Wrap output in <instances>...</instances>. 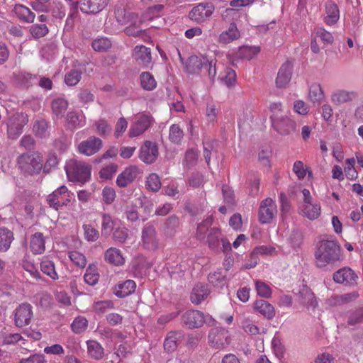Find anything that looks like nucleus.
<instances>
[{"mask_svg":"<svg viewBox=\"0 0 363 363\" xmlns=\"http://www.w3.org/2000/svg\"><path fill=\"white\" fill-rule=\"evenodd\" d=\"M340 247L335 240H322L316 246L314 257L317 267L333 266L340 259Z\"/></svg>","mask_w":363,"mask_h":363,"instance_id":"f257e3e1","label":"nucleus"},{"mask_svg":"<svg viewBox=\"0 0 363 363\" xmlns=\"http://www.w3.org/2000/svg\"><path fill=\"white\" fill-rule=\"evenodd\" d=\"M69 181L84 184L91 177V167L84 162L70 160L65 167Z\"/></svg>","mask_w":363,"mask_h":363,"instance_id":"f03ea898","label":"nucleus"},{"mask_svg":"<svg viewBox=\"0 0 363 363\" xmlns=\"http://www.w3.org/2000/svg\"><path fill=\"white\" fill-rule=\"evenodd\" d=\"M17 162L18 168L24 175L38 174L43 168L41 157L34 154H22L18 157Z\"/></svg>","mask_w":363,"mask_h":363,"instance_id":"7ed1b4c3","label":"nucleus"},{"mask_svg":"<svg viewBox=\"0 0 363 363\" xmlns=\"http://www.w3.org/2000/svg\"><path fill=\"white\" fill-rule=\"evenodd\" d=\"M71 195L73 194L68 191L66 186L62 185L48 196L47 202L50 207L57 211L70 203Z\"/></svg>","mask_w":363,"mask_h":363,"instance_id":"20e7f679","label":"nucleus"},{"mask_svg":"<svg viewBox=\"0 0 363 363\" xmlns=\"http://www.w3.org/2000/svg\"><path fill=\"white\" fill-rule=\"evenodd\" d=\"M208 342L215 349H223L230 342L229 332L223 328H213L208 334Z\"/></svg>","mask_w":363,"mask_h":363,"instance_id":"39448f33","label":"nucleus"},{"mask_svg":"<svg viewBox=\"0 0 363 363\" xmlns=\"http://www.w3.org/2000/svg\"><path fill=\"white\" fill-rule=\"evenodd\" d=\"M33 316V306L28 303L20 304L14 311V323L18 328L30 324Z\"/></svg>","mask_w":363,"mask_h":363,"instance_id":"423d86ee","label":"nucleus"},{"mask_svg":"<svg viewBox=\"0 0 363 363\" xmlns=\"http://www.w3.org/2000/svg\"><path fill=\"white\" fill-rule=\"evenodd\" d=\"M28 120L26 115L18 113L11 116L7 124L9 137L11 139L17 138L22 133L23 127Z\"/></svg>","mask_w":363,"mask_h":363,"instance_id":"0eeeda50","label":"nucleus"},{"mask_svg":"<svg viewBox=\"0 0 363 363\" xmlns=\"http://www.w3.org/2000/svg\"><path fill=\"white\" fill-rule=\"evenodd\" d=\"M333 281L339 284L345 286H356L358 275L350 267H345L335 272L333 275Z\"/></svg>","mask_w":363,"mask_h":363,"instance_id":"6e6552de","label":"nucleus"},{"mask_svg":"<svg viewBox=\"0 0 363 363\" xmlns=\"http://www.w3.org/2000/svg\"><path fill=\"white\" fill-rule=\"evenodd\" d=\"M277 213V205L271 198L263 200L259 208V220L263 223H269Z\"/></svg>","mask_w":363,"mask_h":363,"instance_id":"1a4fd4ad","label":"nucleus"},{"mask_svg":"<svg viewBox=\"0 0 363 363\" xmlns=\"http://www.w3.org/2000/svg\"><path fill=\"white\" fill-rule=\"evenodd\" d=\"M159 155L158 147L155 143L146 140L140 147L139 158L145 163H154Z\"/></svg>","mask_w":363,"mask_h":363,"instance_id":"9d476101","label":"nucleus"},{"mask_svg":"<svg viewBox=\"0 0 363 363\" xmlns=\"http://www.w3.org/2000/svg\"><path fill=\"white\" fill-rule=\"evenodd\" d=\"M142 241L145 248L155 250L158 247V240L155 227L147 223L142 230Z\"/></svg>","mask_w":363,"mask_h":363,"instance_id":"9b49d317","label":"nucleus"},{"mask_svg":"<svg viewBox=\"0 0 363 363\" xmlns=\"http://www.w3.org/2000/svg\"><path fill=\"white\" fill-rule=\"evenodd\" d=\"M214 7L211 4H199L189 12V18L197 23L205 21L213 13Z\"/></svg>","mask_w":363,"mask_h":363,"instance_id":"f8f14e48","label":"nucleus"},{"mask_svg":"<svg viewBox=\"0 0 363 363\" xmlns=\"http://www.w3.org/2000/svg\"><path fill=\"white\" fill-rule=\"evenodd\" d=\"M102 140L95 136H91L81 142L78 146L79 152L86 156H91L98 152L102 147Z\"/></svg>","mask_w":363,"mask_h":363,"instance_id":"ddd939ff","label":"nucleus"},{"mask_svg":"<svg viewBox=\"0 0 363 363\" xmlns=\"http://www.w3.org/2000/svg\"><path fill=\"white\" fill-rule=\"evenodd\" d=\"M182 322L190 329L201 327L204 323L203 314L196 310L188 311L182 315Z\"/></svg>","mask_w":363,"mask_h":363,"instance_id":"4468645a","label":"nucleus"},{"mask_svg":"<svg viewBox=\"0 0 363 363\" xmlns=\"http://www.w3.org/2000/svg\"><path fill=\"white\" fill-rule=\"evenodd\" d=\"M150 125V118L148 116L145 114L136 116L134 123L130 128L129 136L134 138L143 134L149 128Z\"/></svg>","mask_w":363,"mask_h":363,"instance_id":"2eb2a0df","label":"nucleus"},{"mask_svg":"<svg viewBox=\"0 0 363 363\" xmlns=\"http://www.w3.org/2000/svg\"><path fill=\"white\" fill-rule=\"evenodd\" d=\"M272 123L273 128L281 135H288L296 129V123L286 116L274 118Z\"/></svg>","mask_w":363,"mask_h":363,"instance_id":"dca6fc26","label":"nucleus"},{"mask_svg":"<svg viewBox=\"0 0 363 363\" xmlns=\"http://www.w3.org/2000/svg\"><path fill=\"white\" fill-rule=\"evenodd\" d=\"M108 0H81L80 10L86 14H95L101 11L108 4Z\"/></svg>","mask_w":363,"mask_h":363,"instance_id":"f3484780","label":"nucleus"},{"mask_svg":"<svg viewBox=\"0 0 363 363\" xmlns=\"http://www.w3.org/2000/svg\"><path fill=\"white\" fill-rule=\"evenodd\" d=\"M138 174V170L136 167H128L118 176L116 184L121 188L126 187L136 179Z\"/></svg>","mask_w":363,"mask_h":363,"instance_id":"a211bd4d","label":"nucleus"},{"mask_svg":"<svg viewBox=\"0 0 363 363\" xmlns=\"http://www.w3.org/2000/svg\"><path fill=\"white\" fill-rule=\"evenodd\" d=\"M292 67V64L289 61H286L281 65L276 79L277 87H285L289 84L291 78Z\"/></svg>","mask_w":363,"mask_h":363,"instance_id":"6ab92c4d","label":"nucleus"},{"mask_svg":"<svg viewBox=\"0 0 363 363\" xmlns=\"http://www.w3.org/2000/svg\"><path fill=\"white\" fill-rule=\"evenodd\" d=\"M133 58L139 65L147 67L152 62L150 48L144 45H136L133 52Z\"/></svg>","mask_w":363,"mask_h":363,"instance_id":"aec40b11","label":"nucleus"},{"mask_svg":"<svg viewBox=\"0 0 363 363\" xmlns=\"http://www.w3.org/2000/svg\"><path fill=\"white\" fill-rule=\"evenodd\" d=\"M298 301L303 306L309 308H315L318 305L313 291L308 287L303 286L298 293Z\"/></svg>","mask_w":363,"mask_h":363,"instance_id":"412c9836","label":"nucleus"},{"mask_svg":"<svg viewBox=\"0 0 363 363\" xmlns=\"http://www.w3.org/2000/svg\"><path fill=\"white\" fill-rule=\"evenodd\" d=\"M325 17L324 22L328 25L332 26L336 23L340 18V11L337 5L332 1H327L325 4Z\"/></svg>","mask_w":363,"mask_h":363,"instance_id":"4be33fe9","label":"nucleus"},{"mask_svg":"<svg viewBox=\"0 0 363 363\" xmlns=\"http://www.w3.org/2000/svg\"><path fill=\"white\" fill-rule=\"evenodd\" d=\"M136 288V284L133 280L128 279L118 282L114 289V294L119 298H124L133 294Z\"/></svg>","mask_w":363,"mask_h":363,"instance_id":"5701e85b","label":"nucleus"},{"mask_svg":"<svg viewBox=\"0 0 363 363\" xmlns=\"http://www.w3.org/2000/svg\"><path fill=\"white\" fill-rule=\"evenodd\" d=\"M104 260L108 264L121 266L125 263L121 251L116 247H110L104 252Z\"/></svg>","mask_w":363,"mask_h":363,"instance_id":"b1692460","label":"nucleus"},{"mask_svg":"<svg viewBox=\"0 0 363 363\" xmlns=\"http://www.w3.org/2000/svg\"><path fill=\"white\" fill-rule=\"evenodd\" d=\"M183 338L184 334L180 331L169 332L164 342V350L168 352L174 351Z\"/></svg>","mask_w":363,"mask_h":363,"instance_id":"393cba45","label":"nucleus"},{"mask_svg":"<svg viewBox=\"0 0 363 363\" xmlns=\"http://www.w3.org/2000/svg\"><path fill=\"white\" fill-rule=\"evenodd\" d=\"M223 235L218 228H212L204 240L212 250L219 252L220 250V242Z\"/></svg>","mask_w":363,"mask_h":363,"instance_id":"a878e982","label":"nucleus"},{"mask_svg":"<svg viewBox=\"0 0 363 363\" xmlns=\"http://www.w3.org/2000/svg\"><path fill=\"white\" fill-rule=\"evenodd\" d=\"M209 294L208 286L204 284L198 283L193 288L191 294V301L193 303L200 304Z\"/></svg>","mask_w":363,"mask_h":363,"instance_id":"bb28decb","label":"nucleus"},{"mask_svg":"<svg viewBox=\"0 0 363 363\" xmlns=\"http://www.w3.org/2000/svg\"><path fill=\"white\" fill-rule=\"evenodd\" d=\"M254 308L269 320L272 319L276 314L274 306L265 300H257L254 303Z\"/></svg>","mask_w":363,"mask_h":363,"instance_id":"cd10ccee","label":"nucleus"},{"mask_svg":"<svg viewBox=\"0 0 363 363\" xmlns=\"http://www.w3.org/2000/svg\"><path fill=\"white\" fill-rule=\"evenodd\" d=\"M30 248L35 255L43 254L45 250V241L42 233H35L30 238Z\"/></svg>","mask_w":363,"mask_h":363,"instance_id":"c85d7f7f","label":"nucleus"},{"mask_svg":"<svg viewBox=\"0 0 363 363\" xmlns=\"http://www.w3.org/2000/svg\"><path fill=\"white\" fill-rule=\"evenodd\" d=\"M206 60V57L200 58L196 55L189 57L186 65V71L190 74L199 73L203 69Z\"/></svg>","mask_w":363,"mask_h":363,"instance_id":"c756f323","label":"nucleus"},{"mask_svg":"<svg viewBox=\"0 0 363 363\" xmlns=\"http://www.w3.org/2000/svg\"><path fill=\"white\" fill-rule=\"evenodd\" d=\"M240 37V32L237 28L235 23H230L228 29L220 33L218 41L220 43L228 44L238 39Z\"/></svg>","mask_w":363,"mask_h":363,"instance_id":"7c9ffc66","label":"nucleus"},{"mask_svg":"<svg viewBox=\"0 0 363 363\" xmlns=\"http://www.w3.org/2000/svg\"><path fill=\"white\" fill-rule=\"evenodd\" d=\"M13 240V232L6 228H0V252L8 251Z\"/></svg>","mask_w":363,"mask_h":363,"instance_id":"2f4dec72","label":"nucleus"},{"mask_svg":"<svg viewBox=\"0 0 363 363\" xmlns=\"http://www.w3.org/2000/svg\"><path fill=\"white\" fill-rule=\"evenodd\" d=\"M116 220L113 219L110 214L101 213V233L105 237H108L113 232L116 225Z\"/></svg>","mask_w":363,"mask_h":363,"instance_id":"473e14b6","label":"nucleus"},{"mask_svg":"<svg viewBox=\"0 0 363 363\" xmlns=\"http://www.w3.org/2000/svg\"><path fill=\"white\" fill-rule=\"evenodd\" d=\"M355 96L353 91L339 90L333 94L331 100L335 104H341L352 101Z\"/></svg>","mask_w":363,"mask_h":363,"instance_id":"72a5a7b5","label":"nucleus"},{"mask_svg":"<svg viewBox=\"0 0 363 363\" xmlns=\"http://www.w3.org/2000/svg\"><path fill=\"white\" fill-rule=\"evenodd\" d=\"M213 224V217L208 216L197 226L196 238L201 241L205 240Z\"/></svg>","mask_w":363,"mask_h":363,"instance_id":"f704fd0d","label":"nucleus"},{"mask_svg":"<svg viewBox=\"0 0 363 363\" xmlns=\"http://www.w3.org/2000/svg\"><path fill=\"white\" fill-rule=\"evenodd\" d=\"M320 206L319 203L303 204L301 211L303 215L310 220L317 219L320 214Z\"/></svg>","mask_w":363,"mask_h":363,"instance_id":"c9c22d12","label":"nucleus"},{"mask_svg":"<svg viewBox=\"0 0 363 363\" xmlns=\"http://www.w3.org/2000/svg\"><path fill=\"white\" fill-rule=\"evenodd\" d=\"M99 279V274L96 264H90L84 275V281L90 286L96 284Z\"/></svg>","mask_w":363,"mask_h":363,"instance_id":"e433bc0d","label":"nucleus"},{"mask_svg":"<svg viewBox=\"0 0 363 363\" xmlns=\"http://www.w3.org/2000/svg\"><path fill=\"white\" fill-rule=\"evenodd\" d=\"M40 269L43 273L50 277L52 279H58L59 277L56 272L55 263L48 258H43L41 261Z\"/></svg>","mask_w":363,"mask_h":363,"instance_id":"4c0bfd02","label":"nucleus"},{"mask_svg":"<svg viewBox=\"0 0 363 363\" xmlns=\"http://www.w3.org/2000/svg\"><path fill=\"white\" fill-rule=\"evenodd\" d=\"M15 12L18 17L27 23H33L35 15L28 7L23 5H16L15 6Z\"/></svg>","mask_w":363,"mask_h":363,"instance_id":"58836bf2","label":"nucleus"},{"mask_svg":"<svg viewBox=\"0 0 363 363\" xmlns=\"http://www.w3.org/2000/svg\"><path fill=\"white\" fill-rule=\"evenodd\" d=\"M88 353L89 354L95 359H100L104 356V348L96 340H88L86 342Z\"/></svg>","mask_w":363,"mask_h":363,"instance_id":"ea45409f","label":"nucleus"},{"mask_svg":"<svg viewBox=\"0 0 363 363\" xmlns=\"http://www.w3.org/2000/svg\"><path fill=\"white\" fill-rule=\"evenodd\" d=\"M33 130L38 138H45L49 136L48 123L44 119L35 121Z\"/></svg>","mask_w":363,"mask_h":363,"instance_id":"a19ab883","label":"nucleus"},{"mask_svg":"<svg viewBox=\"0 0 363 363\" xmlns=\"http://www.w3.org/2000/svg\"><path fill=\"white\" fill-rule=\"evenodd\" d=\"M52 113L57 117L62 118L67 111L68 103L66 100L62 98H57L52 101Z\"/></svg>","mask_w":363,"mask_h":363,"instance_id":"79ce46f5","label":"nucleus"},{"mask_svg":"<svg viewBox=\"0 0 363 363\" xmlns=\"http://www.w3.org/2000/svg\"><path fill=\"white\" fill-rule=\"evenodd\" d=\"M88 328V320L84 316L79 315L74 318L71 324V329L75 334H81Z\"/></svg>","mask_w":363,"mask_h":363,"instance_id":"37998d69","label":"nucleus"},{"mask_svg":"<svg viewBox=\"0 0 363 363\" xmlns=\"http://www.w3.org/2000/svg\"><path fill=\"white\" fill-rule=\"evenodd\" d=\"M140 84L141 86L148 91L153 90L157 85L156 81L154 77L147 72H143L140 74Z\"/></svg>","mask_w":363,"mask_h":363,"instance_id":"c03bdc74","label":"nucleus"},{"mask_svg":"<svg viewBox=\"0 0 363 363\" xmlns=\"http://www.w3.org/2000/svg\"><path fill=\"white\" fill-rule=\"evenodd\" d=\"M309 99L313 103H320L324 99L323 91L320 84H313L309 89Z\"/></svg>","mask_w":363,"mask_h":363,"instance_id":"a18cd8bd","label":"nucleus"},{"mask_svg":"<svg viewBox=\"0 0 363 363\" xmlns=\"http://www.w3.org/2000/svg\"><path fill=\"white\" fill-rule=\"evenodd\" d=\"M48 32L49 29L45 23H35L30 27V33L35 39L45 36Z\"/></svg>","mask_w":363,"mask_h":363,"instance_id":"49530a36","label":"nucleus"},{"mask_svg":"<svg viewBox=\"0 0 363 363\" xmlns=\"http://www.w3.org/2000/svg\"><path fill=\"white\" fill-rule=\"evenodd\" d=\"M91 46L95 51L106 52L111 47V42L107 38H96L92 41Z\"/></svg>","mask_w":363,"mask_h":363,"instance_id":"de8ad7c7","label":"nucleus"},{"mask_svg":"<svg viewBox=\"0 0 363 363\" xmlns=\"http://www.w3.org/2000/svg\"><path fill=\"white\" fill-rule=\"evenodd\" d=\"M118 166L115 163H111L99 171V177L102 179L108 180L111 179L113 175L116 173Z\"/></svg>","mask_w":363,"mask_h":363,"instance_id":"09e8293b","label":"nucleus"},{"mask_svg":"<svg viewBox=\"0 0 363 363\" xmlns=\"http://www.w3.org/2000/svg\"><path fill=\"white\" fill-rule=\"evenodd\" d=\"M183 137V130L179 125L173 124L170 126L169 138L172 143L179 144L181 143Z\"/></svg>","mask_w":363,"mask_h":363,"instance_id":"8fccbe9b","label":"nucleus"},{"mask_svg":"<svg viewBox=\"0 0 363 363\" xmlns=\"http://www.w3.org/2000/svg\"><path fill=\"white\" fill-rule=\"evenodd\" d=\"M358 297L359 294L357 291H352L341 295H337L333 298V299L335 304L342 305L350 303L356 300Z\"/></svg>","mask_w":363,"mask_h":363,"instance_id":"3c124183","label":"nucleus"},{"mask_svg":"<svg viewBox=\"0 0 363 363\" xmlns=\"http://www.w3.org/2000/svg\"><path fill=\"white\" fill-rule=\"evenodd\" d=\"M259 182L260 179L256 173L252 172L249 174L250 194L253 196L257 195L259 191Z\"/></svg>","mask_w":363,"mask_h":363,"instance_id":"603ef678","label":"nucleus"},{"mask_svg":"<svg viewBox=\"0 0 363 363\" xmlns=\"http://www.w3.org/2000/svg\"><path fill=\"white\" fill-rule=\"evenodd\" d=\"M82 116H80L79 113L76 111H70L66 116V121L69 128H75L79 126H82Z\"/></svg>","mask_w":363,"mask_h":363,"instance_id":"864d4df0","label":"nucleus"},{"mask_svg":"<svg viewBox=\"0 0 363 363\" xmlns=\"http://www.w3.org/2000/svg\"><path fill=\"white\" fill-rule=\"evenodd\" d=\"M179 226V219L175 216H169L164 223V230L168 235H172Z\"/></svg>","mask_w":363,"mask_h":363,"instance_id":"5fc2aeb1","label":"nucleus"},{"mask_svg":"<svg viewBox=\"0 0 363 363\" xmlns=\"http://www.w3.org/2000/svg\"><path fill=\"white\" fill-rule=\"evenodd\" d=\"M146 185L152 191L157 192L162 185L159 176L155 173L150 174L147 178Z\"/></svg>","mask_w":363,"mask_h":363,"instance_id":"6e6d98bb","label":"nucleus"},{"mask_svg":"<svg viewBox=\"0 0 363 363\" xmlns=\"http://www.w3.org/2000/svg\"><path fill=\"white\" fill-rule=\"evenodd\" d=\"M68 256L70 260L77 267L84 268L86 264V257L78 251L69 252Z\"/></svg>","mask_w":363,"mask_h":363,"instance_id":"4d7b16f0","label":"nucleus"},{"mask_svg":"<svg viewBox=\"0 0 363 363\" xmlns=\"http://www.w3.org/2000/svg\"><path fill=\"white\" fill-rule=\"evenodd\" d=\"M85 239L89 242H95L99 238V232L91 225L84 224L82 226Z\"/></svg>","mask_w":363,"mask_h":363,"instance_id":"13d9d810","label":"nucleus"},{"mask_svg":"<svg viewBox=\"0 0 363 363\" xmlns=\"http://www.w3.org/2000/svg\"><path fill=\"white\" fill-rule=\"evenodd\" d=\"M363 322V306L351 312L347 323L349 325H355Z\"/></svg>","mask_w":363,"mask_h":363,"instance_id":"bf43d9fd","label":"nucleus"},{"mask_svg":"<svg viewBox=\"0 0 363 363\" xmlns=\"http://www.w3.org/2000/svg\"><path fill=\"white\" fill-rule=\"evenodd\" d=\"M128 237V230L125 227L116 228L113 231L112 238L118 243H124Z\"/></svg>","mask_w":363,"mask_h":363,"instance_id":"052dcab7","label":"nucleus"},{"mask_svg":"<svg viewBox=\"0 0 363 363\" xmlns=\"http://www.w3.org/2000/svg\"><path fill=\"white\" fill-rule=\"evenodd\" d=\"M82 78V72L80 71L72 69L65 76V82L68 86L76 85Z\"/></svg>","mask_w":363,"mask_h":363,"instance_id":"680f3d73","label":"nucleus"},{"mask_svg":"<svg viewBox=\"0 0 363 363\" xmlns=\"http://www.w3.org/2000/svg\"><path fill=\"white\" fill-rule=\"evenodd\" d=\"M164 9V6L162 4H156L149 7L144 13L143 18V20H152L155 17L158 16L159 13Z\"/></svg>","mask_w":363,"mask_h":363,"instance_id":"e2e57ef3","label":"nucleus"},{"mask_svg":"<svg viewBox=\"0 0 363 363\" xmlns=\"http://www.w3.org/2000/svg\"><path fill=\"white\" fill-rule=\"evenodd\" d=\"M78 15L77 3H73L70 8L69 13L65 21V28L67 30H71L74 26V18Z\"/></svg>","mask_w":363,"mask_h":363,"instance_id":"0e129e2a","label":"nucleus"},{"mask_svg":"<svg viewBox=\"0 0 363 363\" xmlns=\"http://www.w3.org/2000/svg\"><path fill=\"white\" fill-rule=\"evenodd\" d=\"M259 52V48L258 47H243L240 49L239 55L241 58L250 60Z\"/></svg>","mask_w":363,"mask_h":363,"instance_id":"69168bd1","label":"nucleus"},{"mask_svg":"<svg viewBox=\"0 0 363 363\" xmlns=\"http://www.w3.org/2000/svg\"><path fill=\"white\" fill-rule=\"evenodd\" d=\"M255 287L258 295L264 298H269L272 294V289L266 283L257 280Z\"/></svg>","mask_w":363,"mask_h":363,"instance_id":"338daca9","label":"nucleus"},{"mask_svg":"<svg viewBox=\"0 0 363 363\" xmlns=\"http://www.w3.org/2000/svg\"><path fill=\"white\" fill-rule=\"evenodd\" d=\"M354 346L359 350H363V328L356 329L352 336Z\"/></svg>","mask_w":363,"mask_h":363,"instance_id":"774afa93","label":"nucleus"}]
</instances>
